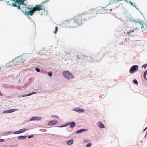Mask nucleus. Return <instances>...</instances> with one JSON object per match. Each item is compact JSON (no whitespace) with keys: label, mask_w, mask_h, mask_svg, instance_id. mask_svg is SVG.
<instances>
[{"label":"nucleus","mask_w":147,"mask_h":147,"mask_svg":"<svg viewBox=\"0 0 147 147\" xmlns=\"http://www.w3.org/2000/svg\"><path fill=\"white\" fill-rule=\"evenodd\" d=\"M10 147H17V146L16 145H10L9 146Z\"/></svg>","instance_id":"c9c22d12"},{"label":"nucleus","mask_w":147,"mask_h":147,"mask_svg":"<svg viewBox=\"0 0 147 147\" xmlns=\"http://www.w3.org/2000/svg\"><path fill=\"white\" fill-rule=\"evenodd\" d=\"M19 132V131H15L14 132V134H17L20 133V132Z\"/></svg>","instance_id":"2f4dec72"},{"label":"nucleus","mask_w":147,"mask_h":147,"mask_svg":"<svg viewBox=\"0 0 147 147\" xmlns=\"http://www.w3.org/2000/svg\"><path fill=\"white\" fill-rule=\"evenodd\" d=\"M4 141V140L3 139H0V142H3Z\"/></svg>","instance_id":"4c0bfd02"},{"label":"nucleus","mask_w":147,"mask_h":147,"mask_svg":"<svg viewBox=\"0 0 147 147\" xmlns=\"http://www.w3.org/2000/svg\"><path fill=\"white\" fill-rule=\"evenodd\" d=\"M138 66L134 65L132 66L129 70V72L131 74H133L135 72L138 71Z\"/></svg>","instance_id":"1a4fd4ad"},{"label":"nucleus","mask_w":147,"mask_h":147,"mask_svg":"<svg viewBox=\"0 0 147 147\" xmlns=\"http://www.w3.org/2000/svg\"><path fill=\"white\" fill-rule=\"evenodd\" d=\"M103 10V8H101L100 10L92 9L88 13L83 12L84 14H85L86 20H87L90 19L95 17L98 13H101V11Z\"/></svg>","instance_id":"7ed1b4c3"},{"label":"nucleus","mask_w":147,"mask_h":147,"mask_svg":"<svg viewBox=\"0 0 147 147\" xmlns=\"http://www.w3.org/2000/svg\"><path fill=\"white\" fill-rule=\"evenodd\" d=\"M94 57H89V58H87L88 60H90L91 61V60L93 59Z\"/></svg>","instance_id":"a878e982"},{"label":"nucleus","mask_w":147,"mask_h":147,"mask_svg":"<svg viewBox=\"0 0 147 147\" xmlns=\"http://www.w3.org/2000/svg\"><path fill=\"white\" fill-rule=\"evenodd\" d=\"M41 72L44 74H46L47 73V72L44 70H42Z\"/></svg>","instance_id":"72a5a7b5"},{"label":"nucleus","mask_w":147,"mask_h":147,"mask_svg":"<svg viewBox=\"0 0 147 147\" xmlns=\"http://www.w3.org/2000/svg\"><path fill=\"white\" fill-rule=\"evenodd\" d=\"M58 27L57 26H56V27H55V31H54V32L56 34L57 32L58 31Z\"/></svg>","instance_id":"393cba45"},{"label":"nucleus","mask_w":147,"mask_h":147,"mask_svg":"<svg viewBox=\"0 0 147 147\" xmlns=\"http://www.w3.org/2000/svg\"><path fill=\"white\" fill-rule=\"evenodd\" d=\"M86 57V56L84 55H79L77 56V59L78 60H82L84 57Z\"/></svg>","instance_id":"ddd939ff"},{"label":"nucleus","mask_w":147,"mask_h":147,"mask_svg":"<svg viewBox=\"0 0 147 147\" xmlns=\"http://www.w3.org/2000/svg\"><path fill=\"white\" fill-rule=\"evenodd\" d=\"M48 74L50 76H51L52 75V72H49L48 73Z\"/></svg>","instance_id":"7c9ffc66"},{"label":"nucleus","mask_w":147,"mask_h":147,"mask_svg":"<svg viewBox=\"0 0 147 147\" xmlns=\"http://www.w3.org/2000/svg\"><path fill=\"white\" fill-rule=\"evenodd\" d=\"M63 126H62V127H61V126H60V127H63Z\"/></svg>","instance_id":"37998d69"},{"label":"nucleus","mask_w":147,"mask_h":147,"mask_svg":"<svg viewBox=\"0 0 147 147\" xmlns=\"http://www.w3.org/2000/svg\"><path fill=\"white\" fill-rule=\"evenodd\" d=\"M28 58L26 55L18 57L8 63L7 65L9 67L16 66L23 63L24 61H26Z\"/></svg>","instance_id":"f03ea898"},{"label":"nucleus","mask_w":147,"mask_h":147,"mask_svg":"<svg viewBox=\"0 0 147 147\" xmlns=\"http://www.w3.org/2000/svg\"><path fill=\"white\" fill-rule=\"evenodd\" d=\"M34 136H29L28 137V138H32V137Z\"/></svg>","instance_id":"e433bc0d"},{"label":"nucleus","mask_w":147,"mask_h":147,"mask_svg":"<svg viewBox=\"0 0 147 147\" xmlns=\"http://www.w3.org/2000/svg\"><path fill=\"white\" fill-rule=\"evenodd\" d=\"M65 24V26L68 28H75L78 26L73 18L71 20L66 22Z\"/></svg>","instance_id":"423d86ee"},{"label":"nucleus","mask_w":147,"mask_h":147,"mask_svg":"<svg viewBox=\"0 0 147 147\" xmlns=\"http://www.w3.org/2000/svg\"><path fill=\"white\" fill-rule=\"evenodd\" d=\"M98 127L101 128H104L105 126L103 123L101 121H99L98 123Z\"/></svg>","instance_id":"2eb2a0df"},{"label":"nucleus","mask_w":147,"mask_h":147,"mask_svg":"<svg viewBox=\"0 0 147 147\" xmlns=\"http://www.w3.org/2000/svg\"><path fill=\"white\" fill-rule=\"evenodd\" d=\"M50 0H46L45 1L42 2V4H45L48 2Z\"/></svg>","instance_id":"cd10ccee"},{"label":"nucleus","mask_w":147,"mask_h":147,"mask_svg":"<svg viewBox=\"0 0 147 147\" xmlns=\"http://www.w3.org/2000/svg\"><path fill=\"white\" fill-rule=\"evenodd\" d=\"M88 142V140H84V142H85V143H87V142Z\"/></svg>","instance_id":"f704fd0d"},{"label":"nucleus","mask_w":147,"mask_h":147,"mask_svg":"<svg viewBox=\"0 0 147 147\" xmlns=\"http://www.w3.org/2000/svg\"><path fill=\"white\" fill-rule=\"evenodd\" d=\"M69 124H70V123H68L66 124V125L65 126H68V125H69Z\"/></svg>","instance_id":"58836bf2"},{"label":"nucleus","mask_w":147,"mask_h":147,"mask_svg":"<svg viewBox=\"0 0 147 147\" xmlns=\"http://www.w3.org/2000/svg\"><path fill=\"white\" fill-rule=\"evenodd\" d=\"M85 15L83 13L77 15L73 18L78 26L83 24L84 20H86Z\"/></svg>","instance_id":"20e7f679"},{"label":"nucleus","mask_w":147,"mask_h":147,"mask_svg":"<svg viewBox=\"0 0 147 147\" xmlns=\"http://www.w3.org/2000/svg\"><path fill=\"white\" fill-rule=\"evenodd\" d=\"M74 141V140H70L67 141V143L69 145H71L73 144Z\"/></svg>","instance_id":"aec40b11"},{"label":"nucleus","mask_w":147,"mask_h":147,"mask_svg":"<svg viewBox=\"0 0 147 147\" xmlns=\"http://www.w3.org/2000/svg\"><path fill=\"white\" fill-rule=\"evenodd\" d=\"M18 109H13L9 110H6L3 112V113H9L18 110Z\"/></svg>","instance_id":"f8f14e48"},{"label":"nucleus","mask_w":147,"mask_h":147,"mask_svg":"<svg viewBox=\"0 0 147 147\" xmlns=\"http://www.w3.org/2000/svg\"><path fill=\"white\" fill-rule=\"evenodd\" d=\"M147 129V127H146V128L144 129V131H145V130L146 129Z\"/></svg>","instance_id":"a19ab883"},{"label":"nucleus","mask_w":147,"mask_h":147,"mask_svg":"<svg viewBox=\"0 0 147 147\" xmlns=\"http://www.w3.org/2000/svg\"><path fill=\"white\" fill-rule=\"evenodd\" d=\"M147 74V70L144 73L143 77L146 80H147L146 77V76Z\"/></svg>","instance_id":"5701e85b"},{"label":"nucleus","mask_w":147,"mask_h":147,"mask_svg":"<svg viewBox=\"0 0 147 147\" xmlns=\"http://www.w3.org/2000/svg\"><path fill=\"white\" fill-rule=\"evenodd\" d=\"M103 10L101 11V13L104 10H105V11H107V12H111L112 11V9L111 8V7H109V6H107L106 7L105 9H103Z\"/></svg>","instance_id":"9b49d317"},{"label":"nucleus","mask_w":147,"mask_h":147,"mask_svg":"<svg viewBox=\"0 0 147 147\" xmlns=\"http://www.w3.org/2000/svg\"><path fill=\"white\" fill-rule=\"evenodd\" d=\"M147 66V64L144 65H143L142 67H144V68H146Z\"/></svg>","instance_id":"473e14b6"},{"label":"nucleus","mask_w":147,"mask_h":147,"mask_svg":"<svg viewBox=\"0 0 147 147\" xmlns=\"http://www.w3.org/2000/svg\"><path fill=\"white\" fill-rule=\"evenodd\" d=\"M26 130V129L25 128H23L21 129H20L19 130V132L20 133H22L24 132H25Z\"/></svg>","instance_id":"4be33fe9"},{"label":"nucleus","mask_w":147,"mask_h":147,"mask_svg":"<svg viewBox=\"0 0 147 147\" xmlns=\"http://www.w3.org/2000/svg\"><path fill=\"white\" fill-rule=\"evenodd\" d=\"M42 119V117H40L39 119H38V117H34L31 118L30 119V120H41Z\"/></svg>","instance_id":"f3484780"},{"label":"nucleus","mask_w":147,"mask_h":147,"mask_svg":"<svg viewBox=\"0 0 147 147\" xmlns=\"http://www.w3.org/2000/svg\"><path fill=\"white\" fill-rule=\"evenodd\" d=\"M134 23L135 25L140 24V25H142L141 28L143 32H147V24L146 23L143 24L142 22L139 21H135L134 22Z\"/></svg>","instance_id":"0eeeda50"},{"label":"nucleus","mask_w":147,"mask_h":147,"mask_svg":"<svg viewBox=\"0 0 147 147\" xmlns=\"http://www.w3.org/2000/svg\"><path fill=\"white\" fill-rule=\"evenodd\" d=\"M42 3L39 5H36L35 7H32V6H31V9L28 12V15H30L31 16L32 15L34 12L36 11H39L41 10L42 9V4H43Z\"/></svg>","instance_id":"39448f33"},{"label":"nucleus","mask_w":147,"mask_h":147,"mask_svg":"<svg viewBox=\"0 0 147 147\" xmlns=\"http://www.w3.org/2000/svg\"><path fill=\"white\" fill-rule=\"evenodd\" d=\"M70 126L71 128H73L75 126V123L74 122H70Z\"/></svg>","instance_id":"a211bd4d"},{"label":"nucleus","mask_w":147,"mask_h":147,"mask_svg":"<svg viewBox=\"0 0 147 147\" xmlns=\"http://www.w3.org/2000/svg\"><path fill=\"white\" fill-rule=\"evenodd\" d=\"M91 144L90 143L86 146V147H91Z\"/></svg>","instance_id":"bb28decb"},{"label":"nucleus","mask_w":147,"mask_h":147,"mask_svg":"<svg viewBox=\"0 0 147 147\" xmlns=\"http://www.w3.org/2000/svg\"><path fill=\"white\" fill-rule=\"evenodd\" d=\"M130 3L131 5H132V6H134V5H133V3L132 2H130Z\"/></svg>","instance_id":"ea45409f"},{"label":"nucleus","mask_w":147,"mask_h":147,"mask_svg":"<svg viewBox=\"0 0 147 147\" xmlns=\"http://www.w3.org/2000/svg\"><path fill=\"white\" fill-rule=\"evenodd\" d=\"M130 29L127 32V34L129 36L131 35V33L133 32L134 31L137 30L138 28H133L132 27L130 28Z\"/></svg>","instance_id":"9d476101"},{"label":"nucleus","mask_w":147,"mask_h":147,"mask_svg":"<svg viewBox=\"0 0 147 147\" xmlns=\"http://www.w3.org/2000/svg\"><path fill=\"white\" fill-rule=\"evenodd\" d=\"M27 137L26 136H18V139H24L26 138Z\"/></svg>","instance_id":"6ab92c4d"},{"label":"nucleus","mask_w":147,"mask_h":147,"mask_svg":"<svg viewBox=\"0 0 147 147\" xmlns=\"http://www.w3.org/2000/svg\"><path fill=\"white\" fill-rule=\"evenodd\" d=\"M63 75L66 78L70 80L74 78V76L69 71H63Z\"/></svg>","instance_id":"6e6552de"},{"label":"nucleus","mask_w":147,"mask_h":147,"mask_svg":"<svg viewBox=\"0 0 147 147\" xmlns=\"http://www.w3.org/2000/svg\"><path fill=\"white\" fill-rule=\"evenodd\" d=\"M35 69L37 72H39L40 71V70L38 68H36Z\"/></svg>","instance_id":"c756f323"},{"label":"nucleus","mask_w":147,"mask_h":147,"mask_svg":"<svg viewBox=\"0 0 147 147\" xmlns=\"http://www.w3.org/2000/svg\"><path fill=\"white\" fill-rule=\"evenodd\" d=\"M36 92H33V93H32L29 94H28V95H25L21 96L22 97H24L27 96H28L31 95H32L33 94H36Z\"/></svg>","instance_id":"b1692460"},{"label":"nucleus","mask_w":147,"mask_h":147,"mask_svg":"<svg viewBox=\"0 0 147 147\" xmlns=\"http://www.w3.org/2000/svg\"><path fill=\"white\" fill-rule=\"evenodd\" d=\"M86 131V129H83L80 130H79L77 131V133H80L82 132H83Z\"/></svg>","instance_id":"412c9836"},{"label":"nucleus","mask_w":147,"mask_h":147,"mask_svg":"<svg viewBox=\"0 0 147 147\" xmlns=\"http://www.w3.org/2000/svg\"><path fill=\"white\" fill-rule=\"evenodd\" d=\"M58 122L57 121L53 120L51 121L48 123V125H52L57 124Z\"/></svg>","instance_id":"4468645a"},{"label":"nucleus","mask_w":147,"mask_h":147,"mask_svg":"<svg viewBox=\"0 0 147 147\" xmlns=\"http://www.w3.org/2000/svg\"><path fill=\"white\" fill-rule=\"evenodd\" d=\"M16 1L17 3L16 7L18 9L23 12L27 13L26 14L28 15V12L31 9V6H27L26 0H16Z\"/></svg>","instance_id":"f257e3e1"},{"label":"nucleus","mask_w":147,"mask_h":147,"mask_svg":"<svg viewBox=\"0 0 147 147\" xmlns=\"http://www.w3.org/2000/svg\"><path fill=\"white\" fill-rule=\"evenodd\" d=\"M9 1H8L7 2V4H8V3H9Z\"/></svg>","instance_id":"79ce46f5"},{"label":"nucleus","mask_w":147,"mask_h":147,"mask_svg":"<svg viewBox=\"0 0 147 147\" xmlns=\"http://www.w3.org/2000/svg\"><path fill=\"white\" fill-rule=\"evenodd\" d=\"M74 111L78 112H84V110L82 109L79 108L75 109Z\"/></svg>","instance_id":"dca6fc26"},{"label":"nucleus","mask_w":147,"mask_h":147,"mask_svg":"<svg viewBox=\"0 0 147 147\" xmlns=\"http://www.w3.org/2000/svg\"><path fill=\"white\" fill-rule=\"evenodd\" d=\"M133 82L135 84H138V82L136 79H134L133 80Z\"/></svg>","instance_id":"c85d7f7f"}]
</instances>
